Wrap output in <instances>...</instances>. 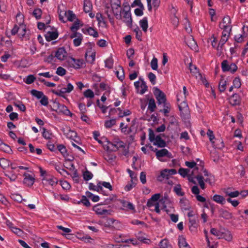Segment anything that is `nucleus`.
<instances>
[{
  "mask_svg": "<svg viewBox=\"0 0 248 248\" xmlns=\"http://www.w3.org/2000/svg\"><path fill=\"white\" fill-rule=\"evenodd\" d=\"M216 148L221 149L224 147V142L222 140H216L215 141L214 145H213Z\"/></svg>",
  "mask_w": 248,
  "mask_h": 248,
  "instance_id": "46",
  "label": "nucleus"
},
{
  "mask_svg": "<svg viewBox=\"0 0 248 248\" xmlns=\"http://www.w3.org/2000/svg\"><path fill=\"white\" fill-rule=\"evenodd\" d=\"M212 200L220 204H224L226 202L225 198L222 196L217 194L214 195Z\"/></svg>",
  "mask_w": 248,
  "mask_h": 248,
  "instance_id": "24",
  "label": "nucleus"
},
{
  "mask_svg": "<svg viewBox=\"0 0 248 248\" xmlns=\"http://www.w3.org/2000/svg\"><path fill=\"white\" fill-rule=\"evenodd\" d=\"M14 105L18 108L21 111L24 112L26 110L25 106L20 101H16L14 102Z\"/></svg>",
  "mask_w": 248,
  "mask_h": 248,
  "instance_id": "43",
  "label": "nucleus"
},
{
  "mask_svg": "<svg viewBox=\"0 0 248 248\" xmlns=\"http://www.w3.org/2000/svg\"><path fill=\"white\" fill-rule=\"evenodd\" d=\"M179 246L180 248H190V247L186 242L185 238L183 236H180L179 237Z\"/></svg>",
  "mask_w": 248,
  "mask_h": 248,
  "instance_id": "30",
  "label": "nucleus"
},
{
  "mask_svg": "<svg viewBox=\"0 0 248 248\" xmlns=\"http://www.w3.org/2000/svg\"><path fill=\"white\" fill-rule=\"evenodd\" d=\"M140 80H141V84L140 85V88L138 93L140 94H143L147 91L148 87L146 85V82L143 78H140Z\"/></svg>",
  "mask_w": 248,
  "mask_h": 248,
  "instance_id": "27",
  "label": "nucleus"
},
{
  "mask_svg": "<svg viewBox=\"0 0 248 248\" xmlns=\"http://www.w3.org/2000/svg\"><path fill=\"white\" fill-rule=\"evenodd\" d=\"M189 172V170L187 169L180 168L179 170L178 173L183 177H186Z\"/></svg>",
  "mask_w": 248,
  "mask_h": 248,
  "instance_id": "62",
  "label": "nucleus"
},
{
  "mask_svg": "<svg viewBox=\"0 0 248 248\" xmlns=\"http://www.w3.org/2000/svg\"><path fill=\"white\" fill-rule=\"evenodd\" d=\"M222 237L227 241H231L232 239V235L230 231H226L222 235Z\"/></svg>",
  "mask_w": 248,
  "mask_h": 248,
  "instance_id": "45",
  "label": "nucleus"
},
{
  "mask_svg": "<svg viewBox=\"0 0 248 248\" xmlns=\"http://www.w3.org/2000/svg\"><path fill=\"white\" fill-rule=\"evenodd\" d=\"M130 9V8L129 6H124L122 12L123 14V21L128 26H130L131 25L132 21Z\"/></svg>",
  "mask_w": 248,
  "mask_h": 248,
  "instance_id": "5",
  "label": "nucleus"
},
{
  "mask_svg": "<svg viewBox=\"0 0 248 248\" xmlns=\"http://www.w3.org/2000/svg\"><path fill=\"white\" fill-rule=\"evenodd\" d=\"M173 190H174V191L178 196H183L185 194L184 192H182L181 186L179 184L176 185L174 187Z\"/></svg>",
  "mask_w": 248,
  "mask_h": 248,
  "instance_id": "47",
  "label": "nucleus"
},
{
  "mask_svg": "<svg viewBox=\"0 0 248 248\" xmlns=\"http://www.w3.org/2000/svg\"><path fill=\"white\" fill-rule=\"evenodd\" d=\"M229 101L232 106L239 105L240 103V97L238 94H234L230 98Z\"/></svg>",
  "mask_w": 248,
  "mask_h": 248,
  "instance_id": "16",
  "label": "nucleus"
},
{
  "mask_svg": "<svg viewBox=\"0 0 248 248\" xmlns=\"http://www.w3.org/2000/svg\"><path fill=\"white\" fill-rule=\"evenodd\" d=\"M42 136L46 139H50L51 138V133L49 131L47 130L45 128H42Z\"/></svg>",
  "mask_w": 248,
  "mask_h": 248,
  "instance_id": "63",
  "label": "nucleus"
},
{
  "mask_svg": "<svg viewBox=\"0 0 248 248\" xmlns=\"http://www.w3.org/2000/svg\"><path fill=\"white\" fill-rule=\"evenodd\" d=\"M176 10L174 8L171 10V13L173 15L172 22L174 25H177L179 22L178 17L176 16Z\"/></svg>",
  "mask_w": 248,
  "mask_h": 248,
  "instance_id": "52",
  "label": "nucleus"
},
{
  "mask_svg": "<svg viewBox=\"0 0 248 248\" xmlns=\"http://www.w3.org/2000/svg\"><path fill=\"white\" fill-rule=\"evenodd\" d=\"M186 43L188 46L192 50H197L198 46L195 41L192 37H189L186 41Z\"/></svg>",
  "mask_w": 248,
  "mask_h": 248,
  "instance_id": "17",
  "label": "nucleus"
},
{
  "mask_svg": "<svg viewBox=\"0 0 248 248\" xmlns=\"http://www.w3.org/2000/svg\"><path fill=\"white\" fill-rule=\"evenodd\" d=\"M140 27L142 28L143 31L146 32L147 31V29L148 27V19L146 17H143L142 19L140 20Z\"/></svg>",
  "mask_w": 248,
  "mask_h": 248,
  "instance_id": "29",
  "label": "nucleus"
},
{
  "mask_svg": "<svg viewBox=\"0 0 248 248\" xmlns=\"http://www.w3.org/2000/svg\"><path fill=\"white\" fill-rule=\"evenodd\" d=\"M31 93L32 95L36 97L38 99H40L44 95V93L42 92L38 91L36 90H32L31 91Z\"/></svg>",
  "mask_w": 248,
  "mask_h": 248,
  "instance_id": "49",
  "label": "nucleus"
},
{
  "mask_svg": "<svg viewBox=\"0 0 248 248\" xmlns=\"http://www.w3.org/2000/svg\"><path fill=\"white\" fill-rule=\"evenodd\" d=\"M5 175L10 179V181H15L17 178V175L12 172H8L5 173Z\"/></svg>",
  "mask_w": 248,
  "mask_h": 248,
  "instance_id": "60",
  "label": "nucleus"
},
{
  "mask_svg": "<svg viewBox=\"0 0 248 248\" xmlns=\"http://www.w3.org/2000/svg\"><path fill=\"white\" fill-rule=\"evenodd\" d=\"M149 139L154 145L159 147H164L166 146V142L159 136H155L154 131L151 129L149 130Z\"/></svg>",
  "mask_w": 248,
  "mask_h": 248,
  "instance_id": "2",
  "label": "nucleus"
},
{
  "mask_svg": "<svg viewBox=\"0 0 248 248\" xmlns=\"http://www.w3.org/2000/svg\"><path fill=\"white\" fill-rule=\"evenodd\" d=\"M156 157L160 161H164L165 160L162 159L163 157H167L169 158H172V154L168 151L166 149H162L157 150L155 153Z\"/></svg>",
  "mask_w": 248,
  "mask_h": 248,
  "instance_id": "8",
  "label": "nucleus"
},
{
  "mask_svg": "<svg viewBox=\"0 0 248 248\" xmlns=\"http://www.w3.org/2000/svg\"><path fill=\"white\" fill-rule=\"evenodd\" d=\"M10 162L8 160L4 158H2L0 159V166L3 169L8 168L10 166Z\"/></svg>",
  "mask_w": 248,
  "mask_h": 248,
  "instance_id": "38",
  "label": "nucleus"
},
{
  "mask_svg": "<svg viewBox=\"0 0 248 248\" xmlns=\"http://www.w3.org/2000/svg\"><path fill=\"white\" fill-rule=\"evenodd\" d=\"M170 176L168 169H165L160 172V175L158 177V179L159 181H162V179H160L161 177L162 179H168Z\"/></svg>",
  "mask_w": 248,
  "mask_h": 248,
  "instance_id": "37",
  "label": "nucleus"
},
{
  "mask_svg": "<svg viewBox=\"0 0 248 248\" xmlns=\"http://www.w3.org/2000/svg\"><path fill=\"white\" fill-rule=\"evenodd\" d=\"M89 188L90 190L97 192L101 191L103 190L102 187L101 186L99 182L97 184L96 186L94 185L93 183H90L89 185Z\"/></svg>",
  "mask_w": 248,
  "mask_h": 248,
  "instance_id": "32",
  "label": "nucleus"
},
{
  "mask_svg": "<svg viewBox=\"0 0 248 248\" xmlns=\"http://www.w3.org/2000/svg\"><path fill=\"white\" fill-rule=\"evenodd\" d=\"M104 158L108 162L111 163L116 158V156L109 152L106 153L104 155Z\"/></svg>",
  "mask_w": 248,
  "mask_h": 248,
  "instance_id": "35",
  "label": "nucleus"
},
{
  "mask_svg": "<svg viewBox=\"0 0 248 248\" xmlns=\"http://www.w3.org/2000/svg\"><path fill=\"white\" fill-rule=\"evenodd\" d=\"M160 196L159 193L153 195L147 202V205L149 207L154 206L155 202H157V201L159 199Z\"/></svg>",
  "mask_w": 248,
  "mask_h": 248,
  "instance_id": "14",
  "label": "nucleus"
},
{
  "mask_svg": "<svg viewBox=\"0 0 248 248\" xmlns=\"http://www.w3.org/2000/svg\"><path fill=\"white\" fill-rule=\"evenodd\" d=\"M210 232L214 235L218 237V238H220L222 235V233L215 228H212L210 230Z\"/></svg>",
  "mask_w": 248,
  "mask_h": 248,
  "instance_id": "61",
  "label": "nucleus"
},
{
  "mask_svg": "<svg viewBox=\"0 0 248 248\" xmlns=\"http://www.w3.org/2000/svg\"><path fill=\"white\" fill-rule=\"evenodd\" d=\"M42 181L45 185H50L52 187L55 186L58 183L57 178L51 175H46Z\"/></svg>",
  "mask_w": 248,
  "mask_h": 248,
  "instance_id": "7",
  "label": "nucleus"
},
{
  "mask_svg": "<svg viewBox=\"0 0 248 248\" xmlns=\"http://www.w3.org/2000/svg\"><path fill=\"white\" fill-rule=\"evenodd\" d=\"M116 119H112L106 121L105 123V126L107 128H110L116 124Z\"/></svg>",
  "mask_w": 248,
  "mask_h": 248,
  "instance_id": "50",
  "label": "nucleus"
},
{
  "mask_svg": "<svg viewBox=\"0 0 248 248\" xmlns=\"http://www.w3.org/2000/svg\"><path fill=\"white\" fill-rule=\"evenodd\" d=\"M66 136L67 138L70 139L72 140V141H74L76 142L77 144H80V143L77 141L76 140H74V138H76L77 137V133L70 129L68 130V132L66 133Z\"/></svg>",
  "mask_w": 248,
  "mask_h": 248,
  "instance_id": "23",
  "label": "nucleus"
},
{
  "mask_svg": "<svg viewBox=\"0 0 248 248\" xmlns=\"http://www.w3.org/2000/svg\"><path fill=\"white\" fill-rule=\"evenodd\" d=\"M104 149L108 151H116L117 149L115 146V140L113 142L108 141L107 144L104 146Z\"/></svg>",
  "mask_w": 248,
  "mask_h": 248,
  "instance_id": "33",
  "label": "nucleus"
},
{
  "mask_svg": "<svg viewBox=\"0 0 248 248\" xmlns=\"http://www.w3.org/2000/svg\"><path fill=\"white\" fill-rule=\"evenodd\" d=\"M105 66L108 68H111L113 66V60L111 56L109 57L105 61Z\"/></svg>",
  "mask_w": 248,
  "mask_h": 248,
  "instance_id": "53",
  "label": "nucleus"
},
{
  "mask_svg": "<svg viewBox=\"0 0 248 248\" xmlns=\"http://www.w3.org/2000/svg\"><path fill=\"white\" fill-rule=\"evenodd\" d=\"M25 178L24 179V183L29 186H32L34 183V178L29 174L25 173L24 174Z\"/></svg>",
  "mask_w": 248,
  "mask_h": 248,
  "instance_id": "19",
  "label": "nucleus"
},
{
  "mask_svg": "<svg viewBox=\"0 0 248 248\" xmlns=\"http://www.w3.org/2000/svg\"><path fill=\"white\" fill-rule=\"evenodd\" d=\"M226 81L224 79H221L219 85L218 89L220 92H223L226 89Z\"/></svg>",
  "mask_w": 248,
  "mask_h": 248,
  "instance_id": "42",
  "label": "nucleus"
},
{
  "mask_svg": "<svg viewBox=\"0 0 248 248\" xmlns=\"http://www.w3.org/2000/svg\"><path fill=\"white\" fill-rule=\"evenodd\" d=\"M229 66L228 61L227 60H224L221 62V68L223 72H227L229 71Z\"/></svg>",
  "mask_w": 248,
  "mask_h": 248,
  "instance_id": "59",
  "label": "nucleus"
},
{
  "mask_svg": "<svg viewBox=\"0 0 248 248\" xmlns=\"http://www.w3.org/2000/svg\"><path fill=\"white\" fill-rule=\"evenodd\" d=\"M156 108V105L154 99L151 98L149 101L148 108L151 112H153Z\"/></svg>",
  "mask_w": 248,
  "mask_h": 248,
  "instance_id": "41",
  "label": "nucleus"
},
{
  "mask_svg": "<svg viewBox=\"0 0 248 248\" xmlns=\"http://www.w3.org/2000/svg\"><path fill=\"white\" fill-rule=\"evenodd\" d=\"M80 27V21L78 19H76L74 22L73 25L70 27V30L72 31H77Z\"/></svg>",
  "mask_w": 248,
  "mask_h": 248,
  "instance_id": "48",
  "label": "nucleus"
},
{
  "mask_svg": "<svg viewBox=\"0 0 248 248\" xmlns=\"http://www.w3.org/2000/svg\"><path fill=\"white\" fill-rule=\"evenodd\" d=\"M136 238L137 239L138 241L139 242H141L142 243L146 244H150L151 243V241L150 239L145 237L142 234L141 232H139L136 235Z\"/></svg>",
  "mask_w": 248,
  "mask_h": 248,
  "instance_id": "13",
  "label": "nucleus"
},
{
  "mask_svg": "<svg viewBox=\"0 0 248 248\" xmlns=\"http://www.w3.org/2000/svg\"><path fill=\"white\" fill-rule=\"evenodd\" d=\"M83 32L85 34H88L94 37H97L98 36V32L93 28L88 27L82 29Z\"/></svg>",
  "mask_w": 248,
  "mask_h": 248,
  "instance_id": "15",
  "label": "nucleus"
},
{
  "mask_svg": "<svg viewBox=\"0 0 248 248\" xmlns=\"http://www.w3.org/2000/svg\"><path fill=\"white\" fill-rule=\"evenodd\" d=\"M198 217L190 218L189 219V228L191 232H195L198 227Z\"/></svg>",
  "mask_w": 248,
  "mask_h": 248,
  "instance_id": "12",
  "label": "nucleus"
},
{
  "mask_svg": "<svg viewBox=\"0 0 248 248\" xmlns=\"http://www.w3.org/2000/svg\"><path fill=\"white\" fill-rule=\"evenodd\" d=\"M83 39V36L81 34L80 35H78V36H77V38L74 39L73 40V44L75 46H79L82 42Z\"/></svg>",
  "mask_w": 248,
  "mask_h": 248,
  "instance_id": "51",
  "label": "nucleus"
},
{
  "mask_svg": "<svg viewBox=\"0 0 248 248\" xmlns=\"http://www.w3.org/2000/svg\"><path fill=\"white\" fill-rule=\"evenodd\" d=\"M83 94L84 96L86 98H93L94 96V93L91 89L86 90Z\"/></svg>",
  "mask_w": 248,
  "mask_h": 248,
  "instance_id": "57",
  "label": "nucleus"
},
{
  "mask_svg": "<svg viewBox=\"0 0 248 248\" xmlns=\"http://www.w3.org/2000/svg\"><path fill=\"white\" fill-rule=\"evenodd\" d=\"M229 188H228L225 192V194L226 195L229 196L230 198H235L237 197L239 194L240 193L238 191H234L233 192H230L229 190Z\"/></svg>",
  "mask_w": 248,
  "mask_h": 248,
  "instance_id": "44",
  "label": "nucleus"
},
{
  "mask_svg": "<svg viewBox=\"0 0 248 248\" xmlns=\"http://www.w3.org/2000/svg\"><path fill=\"white\" fill-rule=\"evenodd\" d=\"M95 18L98 22V24L99 25H102L105 27L107 26V22L105 21V18L101 13H96L95 15Z\"/></svg>",
  "mask_w": 248,
  "mask_h": 248,
  "instance_id": "20",
  "label": "nucleus"
},
{
  "mask_svg": "<svg viewBox=\"0 0 248 248\" xmlns=\"http://www.w3.org/2000/svg\"><path fill=\"white\" fill-rule=\"evenodd\" d=\"M115 146L117 150L121 148H124L125 147V144L122 140L117 139L115 140Z\"/></svg>",
  "mask_w": 248,
  "mask_h": 248,
  "instance_id": "40",
  "label": "nucleus"
},
{
  "mask_svg": "<svg viewBox=\"0 0 248 248\" xmlns=\"http://www.w3.org/2000/svg\"><path fill=\"white\" fill-rule=\"evenodd\" d=\"M220 216L225 219H230L232 218V213L225 210H220L219 211Z\"/></svg>",
  "mask_w": 248,
  "mask_h": 248,
  "instance_id": "28",
  "label": "nucleus"
},
{
  "mask_svg": "<svg viewBox=\"0 0 248 248\" xmlns=\"http://www.w3.org/2000/svg\"><path fill=\"white\" fill-rule=\"evenodd\" d=\"M59 19L65 23L67 21H73L76 19V16L72 11H61L59 14Z\"/></svg>",
  "mask_w": 248,
  "mask_h": 248,
  "instance_id": "3",
  "label": "nucleus"
},
{
  "mask_svg": "<svg viewBox=\"0 0 248 248\" xmlns=\"http://www.w3.org/2000/svg\"><path fill=\"white\" fill-rule=\"evenodd\" d=\"M58 110L65 115H68L70 113V111L64 105L60 104L59 103H55Z\"/></svg>",
  "mask_w": 248,
  "mask_h": 248,
  "instance_id": "25",
  "label": "nucleus"
},
{
  "mask_svg": "<svg viewBox=\"0 0 248 248\" xmlns=\"http://www.w3.org/2000/svg\"><path fill=\"white\" fill-rule=\"evenodd\" d=\"M196 178L197 179L201 188L204 189L205 188V184L203 177L201 175H198L196 176Z\"/></svg>",
  "mask_w": 248,
  "mask_h": 248,
  "instance_id": "39",
  "label": "nucleus"
},
{
  "mask_svg": "<svg viewBox=\"0 0 248 248\" xmlns=\"http://www.w3.org/2000/svg\"><path fill=\"white\" fill-rule=\"evenodd\" d=\"M241 86V80L239 78H235L233 81V86L236 88H239Z\"/></svg>",
  "mask_w": 248,
  "mask_h": 248,
  "instance_id": "64",
  "label": "nucleus"
},
{
  "mask_svg": "<svg viewBox=\"0 0 248 248\" xmlns=\"http://www.w3.org/2000/svg\"><path fill=\"white\" fill-rule=\"evenodd\" d=\"M83 9L85 12H90L92 9V3L90 0H84Z\"/></svg>",
  "mask_w": 248,
  "mask_h": 248,
  "instance_id": "31",
  "label": "nucleus"
},
{
  "mask_svg": "<svg viewBox=\"0 0 248 248\" xmlns=\"http://www.w3.org/2000/svg\"><path fill=\"white\" fill-rule=\"evenodd\" d=\"M207 135L209 137V140L212 143V145H214L215 141L214 140L215 139V137L213 131L211 130L210 129H208L207 132Z\"/></svg>",
  "mask_w": 248,
  "mask_h": 248,
  "instance_id": "56",
  "label": "nucleus"
},
{
  "mask_svg": "<svg viewBox=\"0 0 248 248\" xmlns=\"http://www.w3.org/2000/svg\"><path fill=\"white\" fill-rule=\"evenodd\" d=\"M84 64L83 60L76 59L72 57L69 58L66 61V64L68 67L75 69L81 68Z\"/></svg>",
  "mask_w": 248,
  "mask_h": 248,
  "instance_id": "4",
  "label": "nucleus"
},
{
  "mask_svg": "<svg viewBox=\"0 0 248 248\" xmlns=\"http://www.w3.org/2000/svg\"><path fill=\"white\" fill-rule=\"evenodd\" d=\"M83 176L84 180L89 181L92 179L93 174L90 171L86 170L83 172Z\"/></svg>",
  "mask_w": 248,
  "mask_h": 248,
  "instance_id": "54",
  "label": "nucleus"
},
{
  "mask_svg": "<svg viewBox=\"0 0 248 248\" xmlns=\"http://www.w3.org/2000/svg\"><path fill=\"white\" fill-rule=\"evenodd\" d=\"M105 14L107 15L110 23L112 25H114V20L112 16H111L110 13L112 12L111 8L110 9L108 6H106L105 9Z\"/></svg>",
  "mask_w": 248,
  "mask_h": 248,
  "instance_id": "18",
  "label": "nucleus"
},
{
  "mask_svg": "<svg viewBox=\"0 0 248 248\" xmlns=\"http://www.w3.org/2000/svg\"><path fill=\"white\" fill-rule=\"evenodd\" d=\"M45 36L46 40L50 41L56 39L58 36V33L56 31H48Z\"/></svg>",
  "mask_w": 248,
  "mask_h": 248,
  "instance_id": "21",
  "label": "nucleus"
},
{
  "mask_svg": "<svg viewBox=\"0 0 248 248\" xmlns=\"http://www.w3.org/2000/svg\"><path fill=\"white\" fill-rule=\"evenodd\" d=\"M169 202V200L167 197L165 196L162 198L161 199L159 200V201L156 202L160 206L161 209H164L165 211L168 212V210L166 209V203Z\"/></svg>",
  "mask_w": 248,
  "mask_h": 248,
  "instance_id": "22",
  "label": "nucleus"
},
{
  "mask_svg": "<svg viewBox=\"0 0 248 248\" xmlns=\"http://www.w3.org/2000/svg\"><path fill=\"white\" fill-rule=\"evenodd\" d=\"M111 10L115 17L118 19L122 18L121 13L122 10L120 9L121 5H117L115 4H111Z\"/></svg>",
  "mask_w": 248,
  "mask_h": 248,
  "instance_id": "11",
  "label": "nucleus"
},
{
  "mask_svg": "<svg viewBox=\"0 0 248 248\" xmlns=\"http://www.w3.org/2000/svg\"><path fill=\"white\" fill-rule=\"evenodd\" d=\"M35 79V78L33 75H30L24 79V81L26 84H30L33 83Z\"/></svg>",
  "mask_w": 248,
  "mask_h": 248,
  "instance_id": "55",
  "label": "nucleus"
},
{
  "mask_svg": "<svg viewBox=\"0 0 248 248\" xmlns=\"http://www.w3.org/2000/svg\"><path fill=\"white\" fill-rule=\"evenodd\" d=\"M219 26L220 29L223 30L220 40V44L222 45L225 44L230 36L232 29L230 17L228 16H224L219 23Z\"/></svg>",
  "mask_w": 248,
  "mask_h": 248,
  "instance_id": "1",
  "label": "nucleus"
},
{
  "mask_svg": "<svg viewBox=\"0 0 248 248\" xmlns=\"http://www.w3.org/2000/svg\"><path fill=\"white\" fill-rule=\"evenodd\" d=\"M151 66L153 70H157L158 68V63L157 58L154 57L151 62Z\"/></svg>",
  "mask_w": 248,
  "mask_h": 248,
  "instance_id": "58",
  "label": "nucleus"
},
{
  "mask_svg": "<svg viewBox=\"0 0 248 248\" xmlns=\"http://www.w3.org/2000/svg\"><path fill=\"white\" fill-rule=\"evenodd\" d=\"M189 69L190 71V72L194 74V76H195L196 77H197V75L199 76H201V74L199 73L198 69H197V67L192 64L191 63L189 64Z\"/></svg>",
  "mask_w": 248,
  "mask_h": 248,
  "instance_id": "36",
  "label": "nucleus"
},
{
  "mask_svg": "<svg viewBox=\"0 0 248 248\" xmlns=\"http://www.w3.org/2000/svg\"><path fill=\"white\" fill-rule=\"evenodd\" d=\"M154 93L158 104H165L166 95L163 92L158 88L155 87L154 89Z\"/></svg>",
  "mask_w": 248,
  "mask_h": 248,
  "instance_id": "6",
  "label": "nucleus"
},
{
  "mask_svg": "<svg viewBox=\"0 0 248 248\" xmlns=\"http://www.w3.org/2000/svg\"><path fill=\"white\" fill-rule=\"evenodd\" d=\"M67 53L63 47L58 48L55 53V57L59 60H64L67 57Z\"/></svg>",
  "mask_w": 248,
  "mask_h": 248,
  "instance_id": "10",
  "label": "nucleus"
},
{
  "mask_svg": "<svg viewBox=\"0 0 248 248\" xmlns=\"http://www.w3.org/2000/svg\"><path fill=\"white\" fill-rule=\"evenodd\" d=\"M93 210L98 215H108L110 214V210L105 209L101 205L97 204L93 207Z\"/></svg>",
  "mask_w": 248,
  "mask_h": 248,
  "instance_id": "9",
  "label": "nucleus"
},
{
  "mask_svg": "<svg viewBox=\"0 0 248 248\" xmlns=\"http://www.w3.org/2000/svg\"><path fill=\"white\" fill-rule=\"evenodd\" d=\"M159 248H173L167 239H164L160 241L158 244Z\"/></svg>",
  "mask_w": 248,
  "mask_h": 248,
  "instance_id": "26",
  "label": "nucleus"
},
{
  "mask_svg": "<svg viewBox=\"0 0 248 248\" xmlns=\"http://www.w3.org/2000/svg\"><path fill=\"white\" fill-rule=\"evenodd\" d=\"M7 225L11 228L12 231L14 232L15 234H17L18 236H22L23 234V232L20 229L12 227V224L11 222H9Z\"/></svg>",
  "mask_w": 248,
  "mask_h": 248,
  "instance_id": "34",
  "label": "nucleus"
}]
</instances>
